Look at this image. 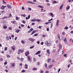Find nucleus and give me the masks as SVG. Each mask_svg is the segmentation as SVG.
Masks as SVG:
<instances>
[{
    "label": "nucleus",
    "mask_w": 73,
    "mask_h": 73,
    "mask_svg": "<svg viewBox=\"0 0 73 73\" xmlns=\"http://www.w3.org/2000/svg\"><path fill=\"white\" fill-rule=\"evenodd\" d=\"M64 29H68V27H66L64 28Z\"/></svg>",
    "instance_id": "nucleus-32"
},
{
    "label": "nucleus",
    "mask_w": 73,
    "mask_h": 73,
    "mask_svg": "<svg viewBox=\"0 0 73 73\" xmlns=\"http://www.w3.org/2000/svg\"><path fill=\"white\" fill-rule=\"evenodd\" d=\"M62 35H63V36H64V35H65V32H63L62 33Z\"/></svg>",
    "instance_id": "nucleus-36"
},
{
    "label": "nucleus",
    "mask_w": 73,
    "mask_h": 73,
    "mask_svg": "<svg viewBox=\"0 0 73 73\" xmlns=\"http://www.w3.org/2000/svg\"><path fill=\"white\" fill-rule=\"evenodd\" d=\"M12 67H13V66H15V63H13L12 64Z\"/></svg>",
    "instance_id": "nucleus-29"
},
{
    "label": "nucleus",
    "mask_w": 73,
    "mask_h": 73,
    "mask_svg": "<svg viewBox=\"0 0 73 73\" xmlns=\"http://www.w3.org/2000/svg\"><path fill=\"white\" fill-rule=\"evenodd\" d=\"M46 52H47V53H48V54H50V52H49V50L48 49H47L46 50Z\"/></svg>",
    "instance_id": "nucleus-18"
},
{
    "label": "nucleus",
    "mask_w": 73,
    "mask_h": 73,
    "mask_svg": "<svg viewBox=\"0 0 73 73\" xmlns=\"http://www.w3.org/2000/svg\"><path fill=\"white\" fill-rule=\"evenodd\" d=\"M49 28H48L46 29V31H48V32H49Z\"/></svg>",
    "instance_id": "nucleus-49"
},
{
    "label": "nucleus",
    "mask_w": 73,
    "mask_h": 73,
    "mask_svg": "<svg viewBox=\"0 0 73 73\" xmlns=\"http://www.w3.org/2000/svg\"><path fill=\"white\" fill-rule=\"evenodd\" d=\"M7 50V47H6L4 49V50H5V51H6V50Z\"/></svg>",
    "instance_id": "nucleus-39"
},
{
    "label": "nucleus",
    "mask_w": 73,
    "mask_h": 73,
    "mask_svg": "<svg viewBox=\"0 0 73 73\" xmlns=\"http://www.w3.org/2000/svg\"><path fill=\"white\" fill-rule=\"evenodd\" d=\"M7 19V17L6 16H5V17H4L3 18H2V19Z\"/></svg>",
    "instance_id": "nucleus-43"
},
{
    "label": "nucleus",
    "mask_w": 73,
    "mask_h": 73,
    "mask_svg": "<svg viewBox=\"0 0 73 73\" xmlns=\"http://www.w3.org/2000/svg\"><path fill=\"white\" fill-rule=\"evenodd\" d=\"M45 44L46 45H47V46H50V45H51V44L50 43H48V41H46L45 42Z\"/></svg>",
    "instance_id": "nucleus-1"
},
{
    "label": "nucleus",
    "mask_w": 73,
    "mask_h": 73,
    "mask_svg": "<svg viewBox=\"0 0 73 73\" xmlns=\"http://www.w3.org/2000/svg\"><path fill=\"white\" fill-rule=\"evenodd\" d=\"M3 60V59L2 58H0V61H2Z\"/></svg>",
    "instance_id": "nucleus-37"
},
{
    "label": "nucleus",
    "mask_w": 73,
    "mask_h": 73,
    "mask_svg": "<svg viewBox=\"0 0 73 73\" xmlns=\"http://www.w3.org/2000/svg\"><path fill=\"white\" fill-rule=\"evenodd\" d=\"M28 3H29V4H35V3L34 2H32L31 1H28L27 2Z\"/></svg>",
    "instance_id": "nucleus-7"
},
{
    "label": "nucleus",
    "mask_w": 73,
    "mask_h": 73,
    "mask_svg": "<svg viewBox=\"0 0 73 73\" xmlns=\"http://www.w3.org/2000/svg\"><path fill=\"white\" fill-rule=\"evenodd\" d=\"M53 23H51V28H52V27H53Z\"/></svg>",
    "instance_id": "nucleus-31"
},
{
    "label": "nucleus",
    "mask_w": 73,
    "mask_h": 73,
    "mask_svg": "<svg viewBox=\"0 0 73 73\" xmlns=\"http://www.w3.org/2000/svg\"><path fill=\"white\" fill-rule=\"evenodd\" d=\"M60 70H61V69L60 68H59V70H58V73H59V72H60Z\"/></svg>",
    "instance_id": "nucleus-52"
},
{
    "label": "nucleus",
    "mask_w": 73,
    "mask_h": 73,
    "mask_svg": "<svg viewBox=\"0 0 73 73\" xmlns=\"http://www.w3.org/2000/svg\"><path fill=\"white\" fill-rule=\"evenodd\" d=\"M38 7L39 8H44V7L40 5H39L38 6Z\"/></svg>",
    "instance_id": "nucleus-16"
},
{
    "label": "nucleus",
    "mask_w": 73,
    "mask_h": 73,
    "mask_svg": "<svg viewBox=\"0 0 73 73\" xmlns=\"http://www.w3.org/2000/svg\"><path fill=\"white\" fill-rule=\"evenodd\" d=\"M25 54L26 56H27L29 54V52L26 51L25 52Z\"/></svg>",
    "instance_id": "nucleus-2"
},
{
    "label": "nucleus",
    "mask_w": 73,
    "mask_h": 73,
    "mask_svg": "<svg viewBox=\"0 0 73 73\" xmlns=\"http://www.w3.org/2000/svg\"><path fill=\"white\" fill-rule=\"evenodd\" d=\"M28 9L29 11H31V10H32V9H31V8L29 7L28 8Z\"/></svg>",
    "instance_id": "nucleus-35"
},
{
    "label": "nucleus",
    "mask_w": 73,
    "mask_h": 73,
    "mask_svg": "<svg viewBox=\"0 0 73 73\" xmlns=\"http://www.w3.org/2000/svg\"><path fill=\"white\" fill-rule=\"evenodd\" d=\"M23 23V24H25L26 23V22H25L24 21H23V22H22Z\"/></svg>",
    "instance_id": "nucleus-58"
},
{
    "label": "nucleus",
    "mask_w": 73,
    "mask_h": 73,
    "mask_svg": "<svg viewBox=\"0 0 73 73\" xmlns=\"http://www.w3.org/2000/svg\"><path fill=\"white\" fill-rule=\"evenodd\" d=\"M70 33L72 34V33H73V30H72L70 32Z\"/></svg>",
    "instance_id": "nucleus-63"
},
{
    "label": "nucleus",
    "mask_w": 73,
    "mask_h": 73,
    "mask_svg": "<svg viewBox=\"0 0 73 73\" xmlns=\"http://www.w3.org/2000/svg\"><path fill=\"white\" fill-rule=\"evenodd\" d=\"M6 56L7 57H8V58H10V57H11V56L8 54Z\"/></svg>",
    "instance_id": "nucleus-20"
},
{
    "label": "nucleus",
    "mask_w": 73,
    "mask_h": 73,
    "mask_svg": "<svg viewBox=\"0 0 73 73\" xmlns=\"http://www.w3.org/2000/svg\"><path fill=\"white\" fill-rule=\"evenodd\" d=\"M59 20H57V22H56V25H57V27H58V23L59 22Z\"/></svg>",
    "instance_id": "nucleus-11"
},
{
    "label": "nucleus",
    "mask_w": 73,
    "mask_h": 73,
    "mask_svg": "<svg viewBox=\"0 0 73 73\" xmlns=\"http://www.w3.org/2000/svg\"><path fill=\"white\" fill-rule=\"evenodd\" d=\"M31 41V42H34V41H35V40H34L32 38Z\"/></svg>",
    "instance_id": "nucleus-23"
},
{
    "label": "nucleus",
    "mask_w": 73,
    "mask_h": 73,
    "mask_svg": "<svg viewBox=\"0 0 73 73\" xmlns=\"http://www.w3.org/2000/svg\"><path fill=\"white\" fill-rule=\"evenodd\" d=\"M25 72V70H23L22 71H21V72L22 73H24V72Z\"/></svg>",
    "instance_id": "nucleus-30"
},
{
    "label": "nucleus",
    "mask_w": 73,
    "mask_h": 73,
    "mask_svg": "<svg viewBox=\"0 0 73 73\" xmlns=\"http://www.w3.org/2000/svg\"><path fill=\"white\" fill-rule=\"evenodd\" d=\"M67 55V54H65L64 55V57H66Z\"/></svg>",
    "instance_id": "nucleus-45"
},
{
    "label": "nucleus",
    "mask_w": 73,
    "mask_h": 73,
    "mask_svg": "<svg viewBox=\"0 0 73 73\" xmlns=\"http://www.w3.org/2000/svg\"><path fill=\"white\" fill-rule=\"evenodd\" d=\"M3 4H7V3L6 2H5L4 0H3Z\"/></svg>",
    "instance_id": "nucleus-47"
},
{
    "label": "nucleus",
    "mask_w": 73,
    "mask_h": 73,
    "mask_svg": "<svg viewBox=\"0 0 73 73\" xmlns=\"http://www.w3.org/2000/svg\"><path fill=\"white\" fill-rule=\"evenodd\" d=\"M40 73H43V72H44V71L40 70Z\"/></svg>",
    "instance_id": "nucleus-53"
},
{
    "label": "nucleus",
    "mask_w": 73,
    "mask_h": 73,
    "mask_svg": "<svg viewBox=\"0 0 73 73\" xmlns=\"http://www.w3.org/2000/svg\"><path fill=\"white\" fill-rule=\"evenodd\" d=\"M47 5V6H50V4L49 3H48Z\"/></svg>",
    "instance_id": "nucleus-50"
},
{
    "label": "nucleus",
    "mask_w": 73,
    "mask_h": 73,
    "mask_svg": "<svg viewBox=\"0 0 73 73\" xmlns=\"http://www.w3.org/2000/svg\"><path fill=\"white\" fill-rule=\"evenodd\" d=\"M36 19H33L31 20V21H32V22H35V21H36Z\"/></svg>",
    "instance_id": "nucleus-14"
},
{
    "label": "nucleus",
    "mask_w": 73,
    "mask_h": 73,
    "mask_svg": "<svg viewBox=\"0 0 73 73\" xmlns=\"http://www.w3.org/2000/svg\"><path fill=\"white\" fill-rule=\"evenodd\" d=\"M16 20H19V17H17L16 18Z\"/></svg>",
    "instance_id": "nucleus-38"
},
{
    "label": "nucleus",
    "mask_w": 73,
    "mask_h": 73,
    "mask_svg": "<svg viewBox=\"0 0 73 73\" xmlns=\"http://www.w3.org/2000/svg\"><path fill=\"white\" fill-rule=\"evenodd\" d=\"M21 42L22 43V44H24V42H25L24 41L22 40V41H21Z\"/></svg>",
    "instance_id": "nucleus-40"
},
{
    "label": "nucleus",
    "mask_w": 73,
    "mask_h": 73,
    "mask_svg": "<svg viewBox=\"0 0 73 73\" xmlns=\"http://www.w3.org/2000/svg\"><path fill=\"white\" fill-rule=\"evenodd\" d=\"M12 27H9V30H12Z\"/></svg>",
    "instance_id": "nucleus-54"
},
{
    "label": "nucleus",
    "mask_w": 73,
    "mask_h": 73,
    "mask_svg": "<svg viewBox=\"0 0 73 73\" xmlns=\"http://www.w3.org/2000/svg\"><path fill=\"white\" fill-rule=\"evenodd\" d=\"M64 5L62 4L61 5V6H60V9H62V7H63V6Z\"/></svg>",
    "instance_id": "nucleus-15"
},
{
    "label": "nucleus",
    "mask_w": 73,
    "mask_h": 73,
    "mask_svg": "<svg viewBox=\"0 0 73 73\" xmlns=\"http://www.w3.org/2000/svg\"><path fill=\"white\" fill-rule=\"evenodd\" d=\"M30 17H31V15H30L28 16V19H30Z\"/></svg>",
    "instance_id": "nucleus-48"
},
{
    "label": "nucleus",
    "mask_w": 73,
    "mask_h": 73,
    "mask_svg": "<svg viewBox=\"0 0 73 73\" xmlns=\"http://www.w3.org/2000/svg\"><path fill=\"white\" fill-rule=\"evenodd\" d=\"M18 52H19V53H22L23 52H24V50H21V49H19L18 50Z\"/></svg>",
    "instance_id": "nucleus-4"
},
{
    "label": "nucleus",
    "mask_w": 73,
    "mask_h": 73,
    "mask_svg": "<svg viewBox=\"0 0 73 73\" xmlns=\"http://www.w3.org/2000/svg\"><path fill=\"white\" fill-rule=\"evenodd\" d=\"M56 52V49L54 50H53V53H54V52Z\"/></svg>",
    "instance_id": "nucleus-51"
},
{
    "label": "nucleus",
    "mask_w": 73,
    "mask_h": 73,
    "mask_svg": "<svg viewBox=\"0 0 73 73\" xmlns=\"http://www.w3.org/2000/svg\"><path fill=\"white\" fill-rule=\"evenodd\" d=\"M44 65H45V66L46 67V68H47V64L46 63H45L44 64Z\"/></svg>",
    "instance_id": "nucleus-42"
},
{
    "label": "nucleus",
    "mask_w": 73,
    "mask_h": 73,
    "mask_svg": "<svg viewBox=\"0 0 73 73\" xmlns=\"http://www.w3.org/2000/svg\"><path fill=\"white\" fill-rule=\"evenodd\" d=\"M50 15L52 16V17H53V13H50Z\"/></svg>",
    "instance_id": "nucleus-27"
},
{
    "label": "nucleus",
    "mask_w": 73,
    "mask_h": 73,
    "mask_svg": "<svg viewBox=\"0 0 73 73\" xmlns=\"http://www.w3.org/2000/svg\"><path fill=\"white\" fill-rule=\"evenodd\" d=\"M27 28H28V29H29L31 28V27H30L29 25H28V26Z\"/></svg>",
    "instance_id": "nucleus-61"
},
{
    "label": "nucleus",
    "mask_w": 73,
    "mask_h": 73,
    "mask_svg": "<svg viewBox=\"0 0 73 73\" xmlns=\"http://www.w3.org/2000/svg\"><path fill=\"white\" fill-rule=\"evenodd\" d=\"M11 49H12L13 50H15L16 49V46H11Z\"/></svg>",
    "instance_id": "nucleus-3"
},
{
    "label": "nucleus",
    "mask_w": 73,
    "mask_h": 73,
    "mask_svg": "<svg viewBox=\"0 0 73 73\" xmlns=\"http://www.w3.org/2000/svg\"><path fill=\"white\" fill-rule=\"evenodd\" d=\"M34 47V46H31L30 47V49H32V48H33Z\"/></svg>",
    "instance_id": "nucleus-33"
},
{
    "label": "nucleus",
    "mask_w": 73,
    "mask_h": 73,
    "mask_svg": "<svg viewBox=\"0 0 73 73\" xmlns=\"http://www.w3.org/2000/svg\"><path fill=\"white\" fill-rule=\"evenodd\" d=\"M40 19H36V21H37V22H40Z\"/></svg>",
    "instance_id": "nucleus-21"
},
{
    "label": "nucleus",
    "mask_w": 73,
    "mask_h": 73,
    "mask_svg": "<svg viewBox=\"0 0 73 73\" xmlns=\"http://www.w3.org/2000/svg\"><path fill=\"white\" fill-rule=\"evenodd\" d=\"M37 65H40V62H37Z\"/></svg>",
    "instance_id": "nucleus-55"
},
{
    "label": "nucleus",
    "mask_w": 73,
    "mask_h": 73,
    "mask_svg": "<svg viewBox=\"0 0 73 73\" xmlns=\"http://www.w3.org/2000/svg\"><path fill=\"white\" fill-rule=\"evenodd\" d=\"M23 60H24V58H22L20 59V60H21V61H23Z\"/></svg>",
    "instance_id": "nucleus-56"
},
{
    "label": "nucleus",
    "mask_w": 73,
    "mask_h": 73,
    "mask_svg": "<svg viewBox=\"0 0 73 73\" xmlns=\"http://www.w3.org/2000/svg\"><path fill=\"white\" fill-rule=\"evenodd\" d=\"M7 6L8 8H12V7L11 6V5H7Z\"/></svg>",
    "instance_id": "nucleus-10"
},
{
    "label": "nucleus",
    "mask_w": 73,
    "mask_h": 73,
    "mask_svg": "<svg viewBox=\"0 0 73 73\" xmlns=\"http://www.w3.org/2000/svg\"><path fill=\"white\" fill-rule=\"evenodd\" d=\"M33 60L34 61H35V62H36V58H34Z\"/></svg>",
    "instance_id": "nucleus-41"
},
{
    "label": "nucleus",
    "mask_w": 73,
    "mask_h": 73,
    "mask_svg": "<svg viewBox=\"0 0 73 73\" xmlns=\"http://www.w3.org/2000/svg\"><path fill=\"white\" fill-rule=\"evenodd\" d=\"M3 28L5 29H6L7 28V27L5 25H3Z\"/></svg>",
    "instance_id": "nucleus-17"
},
{
    "label": "nucleus",
    "mask_w": 73,
    "mask_h": 73,
    "mask_svg": "<svg viewBox=\"0 0 73 73\" xmlns=\"http://www.w3.org/2000/svg\"><path fill=\"white\" fill-rule=\"evenodd\" d=\"M64 41L65 42V43H67V40H66V38H65V39L64 40Z\"/></svg>",
    "instance_id": "nucleus-12"
},
{
    "label": "nucleus",
    "mask_w": 73,
    "mask_h": 73,
    "mask_svg": "<svg viewBox=\"0 0 73 73\" xmlns=\"http://www.w3.org/2000/svg\"><path fill=\"white\" fill-rule=\"evenodd\" d=\"M57 37H58V38L60 40V35L59 34L57 35Z\"/></svg>",
    "instance_id": "nucleus-25"
},
{
    "label": "nucleus",
    "mask_w": 73,
    "mask_h": 73,
    "mask_svg": "<svg viewBox=\"0 0 73 73\" xmlns=\"http://www.w3.org/2000/svg\"><path fill=\"white\" fill-rule=\"evenodd\" d=\"M33 30V28H31V29L28 32V33H30V32H32V31Z\"/></svg>",
    "instance_id": "nucleus-5"
},
{
    "label": "nucleus",
    "mask_w": 73,
    "mask_h": 73,
    "mask_svg": "<svg viewBox=\"0 0 73 73\" xmlns=\"http://www.w3.org/2000/svg\"><path fill=\"white\" fill-rule=\"evenodd\" d=\"M52 64L49 65L48 67L49 68H50V69H51L52 68Z\"/></svg>",
    "instance_id": "nucleus-28"
},
{
    "label": "nucleus",
    "mask_w": 73,
    "mask_h": 73,
    "mask_svg": "<svg viewBox=\"0 0 73 73\" xmlns=\"http://www.w3.org/2000/svg\"><path fill=\"white\" fill-rule=\"evenodd\" d=\"M70 9V6H68L66 8V9Z\"/></svg>",
    "instance_id": "nucleus-24"
},
{
    "label": "nucleus",
    "mask_w": 73,
    "mask_h": 73,
    "mask_svg": "<svg viewBox=\"0 0 73 73\" xmlns=\"http://www.w3.org/2000/svg\"><path fill=\"white\" fill-rule=\"evenodd\" d=\"M45 72L46 73H49V71H46Z\"/></svg>",
    "instance_id": "nucleus-64"
},
{
    "label": "nucleus",
    "mask_w": 73,
    "mask_h": 73,
    "mask_svg": "<svg viewBox=\"0 0 73 73\" xmlns=\"http://www.w3.org/2000/svg\"><path fill=\"white\" fill-rule=\"evenodd\" d=\"M21 27H24V25L21 24Z\"/></svg>",
    "instance_id": "nucleus-46"
},
{
    "label": "nucleus",
    "mask_w": 73,
    "mask_h": 73,
    "mask_svg": "<svg viewBox=\"0 0 73 73\" xmlns=\"http://www.w3.org/2000/svg\"><path fill=\"white\" fill-rule=\"evenodd\" d=\"M58 47H59L60 49L62 48V45H61V44H59L58 45Z\"/></svg>",
    "instance_id": "nucleus-13"
},
{
    "label": "nucleus",
    "mask_w": 73,
    "mask_h": 73,
    "mask_svg": "<svg viewBox=\"0 0 73 73\" xmlns=\"http://www.w3.org/2000/svg\"><path fill=\"white\" fill-rule=\"evenodd\" d=\"M17 37H15V41H16V40H17Z\"/></svg>",
    "instance_id": "nucleus-62"
},
{
    "label": "nucleus",
    "mask_w": 73,
    "mask_h": 73,
    "mask_svg": "<svg viewBox=\"0 0 73 73\" xmlns=\"http://www.w3.org/2000/svg\"><path fill=\"white\" fill-rule=\"evenodd\" d=\"M37 69L36 68H33V70H37Z\"/></svg>",
    "instance_id": "nucleus-34"
},
{
    "label": "nucleus",
    "mask_w": 73,
    "mask_h": 73,
    "mask_svg": "<svg viewBox=\"0 0 73 73\" xmlns=\"http://www.w3.org/2000/svg\"><path fill=\"white\" fill-rule=\"evenodd\" d=\"M40 53H41V51H39L36 53V55H37L38 54H40Z\"/></svg>",
    "instance_id": "nucleus-8"
},
{
    "label": "nucleus",
    "mask_w": 73,
    "mask_h": 73,
    "mask_svg": "<svg viewBox=\"0 0 73 73\" xmlns=\"http://www.w3.org/2000/svg\"><path fill=\"white\" fill-rule=\"evenodd\" d=\"M4 64V65H7V62H5Z\"/></svg>",
    "instance_id": "nucleus-59"
},
{
    "label": "nucleus",
    "mask_w": 73,
    "mask_h": 73,
    "mask_svg": "<svg viewBox=\"0 0 73 73\" xmlns=\"http://www.w3.org/2000/svg\"><path fill=\"white\" fill-rule=\"evenodd\" d=\"M25 67L26 69H28V66H27V64H25Z\"/></svg>",
    "instance_id": "nucleus-19"
},
{
    "label": "nucleus",
    "mask_w": 73,
    "mask_h": 73,
    "mask_svg": "<svg viewBox=\"0 0 73 73\" xmlns=\"http://www.w3.org/2000/svg\"><path fill=\"white\" fill-rule=\"evenodd\" d=\"M27 57L28 59V61H31V59L30 58V56H27Z\"/></svg>",
    "instance_id": "nucleus-9"
},
{
    "label": "nucleus",
    "mask_w": 73,
    "mask_h": 73,
    "mask_svg": "<svg viewBox=\"0 0 73 73\" xmlns=\"http://www.w3.org/2000/svg\"><path fill=\"white\" fill-rule=\"evenodd\" d=\"M38 36V34H35L34 35V36Z\"/></svg>",
    "instance_id": "nucleus-44"
},
{
    "label": "nucleus",
    "mask_w": 73,
    "mask_h": 73,
    "mask_svg": "<svg viewBox=\"0 0 73 73\" xmlns=\"http://www.w3.org/2000/svg\"><path fill=\"white\" fill-rule=\"evenodd\" d=\"M6 7L7 6H4V5H3L2 7H1V8L2 9H5V8H6Z\"/></svg>",
    "instance_id": "nucleus-6"
},
{
    "label": "nucleus",
    "mask_w": 73,
    "mask_h": 73,
    "mask_svg": "<svg viewBox=\"0 0 73 73\" xmlns=\"http://www.w3.org/2000/svg\"><path fill=\"white\" fill-rule=\"evenodd\" d=\"M16 32L17 33H18L20 32V30H16Z\"/></svg>",
    "instance_id": "nucleus-26"
},
{
    "label": "nucleus",
    "mask_w": 73,
    "mask_h": 73,
    "mask_svg": "<svg viewBox=\"0 0 73 73\" xmlns=\"http://www.w3.org/2000/svg\"><path fill=\"white\" fill-rule=\"evenodd\" d=\"M70 64H68V68H69L70 67Z\"/></svg>",
    "instance_id": "nucleus-57"
},
{
    "label": "nucleus",
    "mask_w": 73,
    "mask_h": 73,
    "mask_svg": "<svg viewBox=\"0 0 73 73\" xmlns=\"http://www.w3.org/2000/svg\"><path fill=\"white\" fill-rule=\"evenodd\" d=\"M41 45H43L44 44V42H42L41 43Z\"/></svg>",
    "instance_id": "nucleus-60"
},
{
    "label": "nucleus",
    "mask_w": 73,
    "mask_h": 73,
    "mask_svg": "<svg viewBox=\"0 0 73 73\" xmlns=\"http://www.w3.org/2000/svg\"><path fill=\"white\" fill-rule=\"evenodd\" d=\"M50 60H51V59L50 58H49L48 59V62H50Z\"/></svg>",
    "instance_id": "nucleus-22"
}]
</instances>
